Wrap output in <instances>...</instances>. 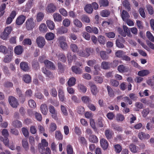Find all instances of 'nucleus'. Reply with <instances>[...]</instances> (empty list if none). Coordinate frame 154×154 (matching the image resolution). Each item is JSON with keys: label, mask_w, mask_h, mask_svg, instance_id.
I'll return each instance as SVG.
<instances>
[{"label": "nucleus", "mask_w": 154, "mask_h": 154, "mask_svg": "<svg viewBox=\"0 0 154 154\" xmlns=\"http://www.w3.org/2000/svg\"><path fill=\"white\" fill-rule=\"evenodd\" d=\"M92 49L90 48H87L84 50L83 49H79L78 51L77 54L79 56L83 57H88L91 53Z\"/></svg>", "instance_id": "f257e3e1"}, {"label": "nucleus", "mask_w": 154, "mask_h": 154, "mask_svg": "<svg viewBox=\"0 0 154 154\" xmlns=\"http://www.w3.org/2000/svg\"><path fill=\"white\" fill-rule=\"evenodd\" d=\"M12 30V28L11 26H8L4 29L0 36L1 38L3 40H6L8 38L9 35Z\"/></svg>", "instance_id": "f03ea898"}, {"label": "nucleus", "mask_w": 154, "mask_h": 154, "mask_svg": "<svg viewBox=\"0 0 154 154\" xmlns=\"http://www.w3.org/2000/svg\"><path fill=\"white\" fill-rule=\"evenodd\" d=\"M35 26V23L32 18H30L27 19L26 21V27L28 30H30L32 29Z\"/></svg>", "instance_id": "7ed1b4c3"}, {"label": "nucleus", "mask_w": 154, "mask_h": 154, "mask_svg": "<svg viewBox=\"0 0 154 154\" xmlns=\"http://www.w3.org/2000/svg\"><path fill=\"white\" fill-rule=\"evenodd\" d=\"M8 101L11 106L13 108H16L18 105V101L14 97L10 96L8 98Z\"/></svg>", "instance_id": "20e7f679"}, {"label": "nucleus", "mask_w": 154, "mask_h": 154, "mask_svg": "<svg viewBox=\"0 0 154 154\" xmlns=\"http://www.w3.org/2000/svg\"><path fill=\"white\" fill-rule=\"evenodd\" d=\"M60 46L63 49H65L67 47L66 42V38L64 36H61L58 38Z\"/></svg>", "instance_id": "39448f33"}, {"label": "nucleus", "mask_w": 154, "mask_h": 154, "mask_svg": "<svg viewBox=\"0 0 154 154\" xmlns=\"http://www.w3.org/2000/svg\"><path fill=\"white\" fill-rule=\"evenodd\" d=\"M89 85L90 87L91 93L93 95H96L98 92V90L96 86L94 84H93L91 82H89Z\"/></svg>", "instance_id": "423d86ee"}, {"label": "nucleus", "mask_w": 154, "mask_h": 154, "mask_svg": "<svg viewBox=\"0 0 154 154\" xmlns=\"http://www.w3.org/2000/svg\"><path fill=\"white\" fill-rule=\"evenodd\" d=\"M38 46L40 48H42L45 44V41L44 38L42 37H38L36 40Z\"/></svg>", "instance_id": "0eeeda50"}, {"label": "nucleus", "mask_w": 154, "mask_h": 154, "mask_svg": "<svg viewBox=\"0 0 154 154\" xmlns=\"http://www.w3.org/2000/svg\"><path fill=\"white\" fill-rule=\"evenodd\" d=\"M56 9V7L53 3H50L48 5L46 8V11L48 13L54 12Z\"/></svg>", "instance_id": "6e6552de"}, {"label": "nucleus", "mask_w": 154, "mask_h": 154, "mask_svg": "<svg viewBox=\"0 0 154 154\" xmlns=\"http://www.w3.org/2000/svg\"><path fill=\"white\" fill-rule=\"evenodd\" d=\"M68 29L66 28L61 26L57 29V34L62 35L67 33Z\"/></svg>", "instance_id": "1a4fd4ad"}, {"label": "nucleus", "mask_w": 154, "mask_h": 154, "mask_svg": "<svg viewBox=\"0 0 154 154\" xmlns=\"http://www.w3.org/2000/svg\"><path fill=\"white\" fill-rule=\"evenodd\" d=\"M66 56L69 63H72L73 60H75L77 58V57L76 55L74 54L72 55L71 53L70 52H68Z\"/></svg>", "instance_id": "9d476101"}, {"label": "nucleus", "mask_w": 154, "mask_h": 154, "mask_svg": "<svg viewBox=\"0 0 154 154\" xmlns=\"http://www.w3.org/2000/svg\"><path fill=\"white\" fill-rule=\"evenodd\" d=\"M20 68L24 71H28L29 70V67L26 62H23L20 63Z\"/></svg>", "instance_id": "9b49d317"}, {"label": "nucleus", "mask_w": 154, "mask_h": 154, "mask_svg": "<svg viewBox=\"0 0 154 154\" xmlns=\"http://www.w3.org/2000/svg\"><path fill=\"white\" fill-rule=\"evenodd\" d=\"M139 139L142 140L148 139L150 137L149 134L145 133L143 132H140L138 134Z\"/></svg>", "instance_id": "f8f14e48"}, {"label": "nucleus", "mask_w": 154, "mask_h": 154, "mask_svg": "<svg viewBox=\"0 0 154 154\" xmlns=\"http://www.w3.org/2000/svg\"><path fill=\"white\" fill-rule=\"evenodd\" d=\"M26 19V17L23 15H20L16 19V23L19 25H22Z\"/></svg>", "instance_id": "ddd939ff"}, {"label": "nucleus", "mask_w": 154, "mask_h": 154, "mask_svg": "<svg viewBox=\"0 0 154 154\" xmlns=\"http://www.w3.org/2000/svg\"><path fill=\"white\" fill-rule=\"evenodd\" d=\"M44 63L45 65L47 68H50L52 69H55V66L52 62L48 60H46L44 61Z\"/></svg>", "instance_id": "4468645a"}, {"label": "nucleus", "mask_w": 154, "mask_h": 154, "mask_svg": "<svg viewBox=\"0 0 154 154\" xmlns=\"http://www.w3.org/2000/svg\"><path fill=\"white\" fill-rule=\"evenodd\" d=\"M58 96L59 99L61 101H63L64 99V94L63 88L62 87H60L58 91Z\"/></svg>", "instance_id": "2eb2a0df"}, {"label": "nucleus", "mask_w": 154, "mask_h": 154, "mask_svg": "<svg viewBox=\"0 0 154 154\" xmlns=\"http://www.w3.org/2000/svg\"><path fill=\"white\" fill-rule=\"evenodd\" d=\"M100 145L103 149H106L108 146V143L107 140L104 138H102L100 141Z\"/></svg>", "instance_id": "dca6fc26"}, {"label": "nucleus", "mask_w": 154, "mask_h": 154, "mask_svg": "<svg viewBox=\"0 0 154 154\" xmlns=\"http://www.w3.org/2000/svg\"><path fill=\"white\" fill-rule=\"evenodd\" d=\"M121 14L122 19L124 21H126L130 17L128 13L125 10L122 11Z\"/></svg>", "instance_id": "f3484780"}, {"label": "nucleus", "mask_w": 154, "mask_h": 154, "mask_svg": "<svg viewBox=\"0 0 154 154\" xmlns=\"http://www.w3.org/2000/svg\"><path fill=\"white\" fill-rule=\"evenodd\" d=\"M40 110L42 113L44 115H46L48 112L47 105L45 104H42L40 106Z\"/></svg>", "instance_id": "a211bd4d"}, {"label": "nucleus", "mask_w": 154, "mask_h": 154, "mask_svg": "<svg viewBox=\"0 0 154 154\" xmlns=\"http://www.w3.org/2000/svg\"><path fill=\"white\" fill-rule=\"evenodd\" d=\"M118 70L119 72H125L128 71V68L123 65H121L118 66Z\"/></svg>", "instance_id": "6ab92c4d"}, {"label": "nucleus", "mask_w": 154, "mask_h": 154, "mask_svg": "<svg viewBox=\"0 0 154 154\" xmlns=\"http://www.w3.org/2000/svg\"><path fill=\"white\" fill-rule=\"evenodd\" d=\"M53 17L54 21L55 22H60L62 20V17L61 15L58 13H56L53 14Z\"/></svg>", "instance_id": "aec40b11"}, {"label": "nucleus", "mask_w": 154, "mask_h": 154, "mask_svg": "<svg viewBox=\"0 0 154 154\" xmlns=\"http://www.w3.org/2000/svg\"><path fill=\"white\" fill-rule=\"evenodd\" d=\"M23 51L22 47L21 46L19 45L16 46L14 49V53L17 55L21 54Z\"/></svg>", "instance_id": "412c9836"}, {"label": "nucleus", "mask_w": 154, "mask_h": 154, "mask_svg": "<svg viewBox=\"0 0 154 154\" xmlns=\"http://www.w3.org/2000/svg\"><path fill=\"white\" fill-rule=\"evenodd\" d=\"M150 73L149 71L147 69L139 71L138 75L141 77L146 76Z\"/></svg>", "instance_id": "4be33fe9"}, {"label": "nucleus", "mask_w": 154, "mask_h": 154, "mask_svg": "<svg viewBox=\"0 0 154 154\" xmlns=\"http://www.w3.org/2000/svg\"><path fill=\"white\" fill-rule=\"evenodd\" d=\"M46 23L48 27L51 30L54 29L55 24L54 22L50 20H48L46 21Z\"/></svg>", "instance_id": "5701e85b"}, {"label": "nucleus", "mask_w": 154, "mask_h": 154, "mask_svg": "<svg viewBox=\"0 0 154 154\" xmlns=\"http://www.w3.org/2000/svg\"><path fill=\"white\" fill-rule=\"evenodd\" d=\"M84 9L85 11L88 14L91 13L93 10L92 6L90 4L86 5L84 8Z\"/></svg>", "instance_id": "b1692460"}, {"label": "nucleus", "mask_w": 154, "mask_h": 154, "mask_svg": "<svg viewBox=\"0 0 154 154\" xmlns=\"http://www.w3.org/2000/svg\"><path fill=\"white\" fill-rule=\"evenodd\" d=\"M122 4L123 6L125 7V8L128 11H130L131 5L129 1L127 0H125L123 2Z\"/></svg>", "instance_id": "393cba45"}, {"label": "nucleus", "mask_w": 154, "mask_h": 154, "mask_svg": "<svg viewBox=\"0 0 154 154\" xmlns=\"http://www.w3.org/2000/svg\"><path fill=\"white\" fill-rule=\"evenodd\" d=\"M72 70L73 72L76 74H79L82 73V69L75 66H72Z\"/></svg>", "instance_id": "a878e982"}, {"label": "nucleus", "mask_w": 154, "mask_h": 154, "mask_svg": "<svg viewBox=\"0 0 154 154\" xmlns=\"http://www.w3.org/2000/svg\"><path fill=\"white\" fill-rule=\"evenodd\" d=\"M123 29L124 30V32H125L126 34V35H127L128 36L130 37H132V35L131 34L130 31L128 27L124 25L123 26Z\"/></svg>", "instance_id": "bb28decb"}, {"label": "nucleus", "mask_w": 154, "mask_h": 154, "mask_svg": "<svg viewBox=\"0 0 154 154\" xmlns=\"http://www.w3.org/2000/svg\"><path fill=\"white\" fill-rule=\"evenodd\" d=\"M70 48L72 51L74 53H78L79 49L78 48L76 45L75 44H71L70 45Z\"/></svg>", "instance_id": "cd10ccee"}, {"label": "nucleus", "mask_w": 154, "mask_h": 154, "mask_svg": "<svg viewBox=\"0 0 154 154\" xmlns=\"http://www.w3.org/2000/svg\"><path fill=\"white\" fill-rule=\"evenodd\" d=\"M12 125L15 128H20L22 126V123L18 120H15L13 122Z\"/></svg>", "instance_id": "c85d7f7f"}, {"label": "nucleus", "mask_w": 154, "mask_h": 154, "mask_svg": "<svg viewBox=\"0 0 154 154\" xmlns=\"http://www.w3.org/2000/svg\"><path fill=\"white\" fill-rule=\"evenodd\" d=\"M78 88L79 91L83 93H85L87 91L86 87L82 84H79L78 85Z\"/></svg>", "instance_id": "c756f323"}, {"label": "nucleus", "mask_w": 154, "mask_h": 154, "mask_svg": "<svg viewBox=\"0 0 154 154\" xmlns=\"http://www.w3.org/2000/svg\"><path fill=\"white\" fill-rule=\"evenodd\" d=\"M40 31L43 33H45L47 31V28L46 24L44 23H41L39 27Z\"/></svg>", "instance_id": "7c9ffc66"}, {"label": "nucleus", "mask_w": 154, "mask_h": 154, "mask_svg": "<svg viewBox=\"0 0 154 154\" xmlns=\"http://www.w3.org/2000/svg\"><path fill=\"white\" fill-rule=\"evenodd\" d=\"M105 133V136L108 139H111L113 134L112 131L109 129L106 130Z\"/></svg>", "instance_id": "2f4dec72"}, {"label": "nucleus", "mask_w": 154, "mask_h": 154, "mask_svg": "<svg viewBox=\"0 0 154 154\" xmlns=\"http://www.w3.org/2000/svg\"><path fill=\"white\" fill-rule=\"evenodd\" d=\"M22 145L25 150H27L29 149V144L27 142V139H23L22 140Z\"/></svg>", "instance_id": "473e14b6"}, {"label": "nucleus", "mask_w": 154, "mask_h": 154, "mask_svg": "<svg viewBox=\"0 0 154 154\" xmlns=\"http://www.w3.org/2000/svg\"><path fill=\"white\" fill-rule=\"evenodd\" d=\"M76 79L74 77H72L69 79L68 82V85L69 86H72L75 84Z\"/></svg>", "instance_id": "72a5a7b5"}, {"label": "nucleus", "mask_w": 154, "mask_h": 154, "mask_svg": "<svg viewBox=\"0 0 154 154\" xmlns=\"http://www.w3.org/2000/svg\"><path fill=\"white\" fill-rule=\"evenodd\" d=\"M44 14L42 12L38 13L36 16V20L37 22H40L44 18Z\"/></svg>", "instance_id": "f704fd0d"}, {"label": "nucleus", "mask_w": 154, "mask_h": 154, "mask_svg": "<svg viewBox=\"0 0 154 154\" xmlns=\"http://www.w3.org/2000/svg\"><path fill=\"white\" fill-rule=\"evenodd\" d=\"M13 51L12 50L11 51L9 55H7L5 56L4 60V61L5 62L8 63L11 61L12 58Z\"/></svg>", "instance_id": "c9c22d12"}, {"label": "nucleus", "mask_w": 154, "mask_h": 154, "mask_svg": "<svg viewBox=\"0 0 154 154\" xmlns=\"http://www.w3.org/2000/svg\"><path fill=\"white\" fill-rule=\"evenodd\" d=\"M54 34L51 32L47 33L45 35V38L48 40H52L54 38Z\"/></svg>", "instance_id": "e433bc0d"}, {"label": "nucleus", "mask_w": 154, "mask_h": 154, "mask_svg": "<svg viewBox=\"0 0 154 154\" xmlns=\"http://www.w3.org/2000/svg\"><path fill=\"white\" fill-rule=\"evenodd\" d=\"M23 79L25 82L27 83H29L31 81L30 76L27 74L23 75Z\"/></svg>", "instance_id": "4c0bfd02"}, {"label": "nucleus", "mask_w": 154, "mask_h": 154, "mask_svg": "<svg viewBox=\"0 0 154 154\" xmlns=\"http://www.w3.org/2000/svg\"><path fill=\"white\" fill-rule=\"evenodd\" d=\"M100 14L102 17H107L110 14V12L107 10H103L100 12Z\"/></svg>", "instance_id": "58836bf2"}, {"label": "nucleus", "mask_w": 154, "mask_h": 154, "mask_svg": "<svg viewBox=\"0 0 154 154\" xmlns=\"http://www.w3.org/2000/svg\"><path fill=\"white\" fill-rule=\"evenodd\" d=\"M99 3L100 7H106L109 5V2L107 0H100Z\"/></svg>", "instance_id": "ea45409f"}, {"label": "nucleus", "mask_w": 154, "mask_h": 154, "mask_svg": "<svg viewBox=\"0 0 154 154\" xmlns=\"http://www.w3.org/2000/svg\"><path fill=\"white\" fill-rule=\"evenodd\" d=\"M129 148L131 152L133 153L137 152L139 149L138 147L133 144L129 146Z\"/></svg>", "instance_id": "a19ab883"}, {"label": "nucleus", "mask_w": 154, "mask_h": 154, "mask_svg": "<svg viewBox=\"0 0 154 154\" xmlns=\"http://www.w3.org/2000/svg\"><path fill=\"white\" fill-rule=\"evenodd\" d=\"M63 25L65 27H67L69 26L71 23V21L68 18H65L63 21Z\"/></svg>", "instance_id": "79ce46f5"}, {"label": "nucleus", "mask_w": 154, "mask_h": 154, "mask_svg": "<svg viewBox=\"0 0 154 154\" xmlns=\"http://www.w3.org/2000/svg\"><path fill=\"white\" fill-rule=\"evenodd\" d=\"M81 99L82 101L85 103L88 104L91 102L90 98L87 96H84L82 97Z\"/></svg>", "instance_id": "37998d69"}, {"label": "nucleus", "mask_w": 154, "mask_h": 154, "mask_svg": "<svg viewBox=\"0 0 154 154\" xmlns=\"http://www.w3.org/2000/svg\"><path fill=\"white\" fill-rule=\"evenodd\" d=\"M125 119V117L124 116L121 114H118L116 115V120L118 122H122Z\"/></svg>", "instance_id": "c03bdc74"}, {"label": "nucleus", "mask_w": 154, "mask_h": 154, "mask_svg": "<svg viewBox=\"0 0 154 154\" xmlns=\"http://www.w3.org/2000/svg\"><path fill=\"white\" fill-rule=\"evenodd\" d=\"M73 23L77 27L81 28L82 26V23L81 22L77 19L74 20Z\"/></svg>", "instance_id": "a18cd8bd"}, {"label": "nucleus", "mask_w": 154, "mask_h": 154, "mask_svg": "<svg viewBox=\"0 0 154 154\" xmlns=\"http://www.w3.org/2000/svg\"><path fill=\"white\" fill-rule=\"evenodd\" d=\"M106 39L103 35H100L98 37V41L100 44L104 45Z\"/></svg>", "instance_id": "49530a36"}, {"label": "nucleus", "mask_w": 154, "mask_h": 154, "mask_svg": "<svg viewBox=\"0 0 154 154\" xmlns=\"http://www.w3.org/2000/svg\"><path fill=\"white\" fill-rule=\"evenodd\" d=\"M114 147L116 153H119L122 151V147L119 144H117L114 145Z\"/></svg>", "instance_id": "de8ad7c7"}, {"label": "nucleus", "mask_w": 154, "mask_h": 154, "mask_svg": "<svg viewBox=\"0 0 154 154\" xmlns=\"http://www.w3.org/2000/svg\"><path fill=\"white\" fill-rule=\"evenodd\" d=\"M106 88L109 96L110 97H113L114 96V94L112 88L109 85L107 86Z\"/></svg>", "instance_id": "09e8293b"}, {"label": "nucleus", "mask_w": 154, "mask_h": 154, "mask_svg": "<svg viewBox=\"0 0 154 154\" xmlns=\"http://www.w3.org/2000/svg\"><path fill=\"white\" fill-rule=\"evenodd\" d=\"M56 138L58 140H61L62 139L63 136L61 132L59 131H56L55 133Z\"/></svg>", "instance_id": "8fccbe9b"}, {"label": "nucleus", "mask_w": 154, "mask_h": 154, "mask_svg": "<svg viewBox=\"0 0 154 154\" xmlns=\"http://www.w3.org/2000/svg\"><path fill=\"white\" fill-rule=\"evenodd\" d=\"M42 71L49 78L52 77L53 75L49 71L47 70L46 68H43L42 69Z\"/></svg>", "instance_id": "3c124183"}, {"label": "nucleus", "mask_w": 154, "mask_h": 154, "mask_svg": "<svg viewBox=\"0 0 154 154\" xmlns=\"http://www.w3.org/2000/svg\"><path fill=\"white\" fill-rule=\"evenodd\" d=\"M147 11L149 14L150 15L154 13V10L152 7L149 5H147L146 6Z\"/></svg>", "instance_id": "603ef678"}, {"label": "nucleus", "mask_w": 154, "mask_h": 154, "mask_svg": "<svg viewBox=\"0 0 154 154\" xmlns=\"http://www.w3.org/2000/svg\"><path fill=\"white\" fill-rule=\"evenodd\" d=\"M58 60L62 62H64L66 61L65 56L62 53L59 54L58 55L57 54Z\"/></svg>", "instance_id": "864d4df0"}, {"label": "nucleus", "mask_w": 154, "mask_h": 154, "mask_svg": "<svg viewBox=\"0 0 154 154\" xmlns=\"http://www.w3.org/2000/svg\"><path fill=\"white\" fill-rule=\"evenodd\" d=\"M89 140L93 143H97L98 141V138L97 137L93 135H91L89 137Z\"/></svg>", "instance_id": "5fc2aeb1"}, {"label": "nucleus", "mask_w": 154, "mask_h": 154, "mask_svg": "<svg viewBox=\"0 0 154 154\" xmlns=\"http://www.w3.org/2000/svg\"><path fill=\"white\" fill-rule=\"evenodd\" d=\"M100 55L101 58L103 60L106 59L108 57L106 52L104 51H100Z\"/></svg>", "instance_id": "6e6d98bb"}, {"label": "nucleus", "mask_w": 154, "mask_h": 154, "mask_svg": "<svg viewBox=\"0 0 154 154\" xmlns=\"http://www.w3.org/2000/svg\"><path fill=\"white\" fill-rule=\"evenodd\" d=\"M66 151L67 154H73V149L71 145H67Z\"/></svg>", "instance_id": "4d7b16f0"}, {"label": "nucleus", "mask_w": 154, "mask_h": 154, "mask_svg": "<svg viewBox=\"0 0 154 154\" xmlns=\"http://www.w3.org/2000/svg\"><path fill=\"white\" fill-rule=\"evenodd\" d=\"M22 43L24 45H30L32 44V41L30 38H27L24 39Z\"/></svg>", "instance_id": "13d9d810"}, {"label": "nucleus", "mask_w": 154, "mask_h": 154, "mask_svg": "<svg viewBox=\"0 0 154 154\" xmlns=\"http://www.w3.org/2000/svg\"><path fill=\"white\" fill-rule=\"evenodd\" d=\"M146 35L149 40L152 42H154V37L150 32H147Z\"/></svg>", "instance_id": "bf43d9fd"}, {"label": "nucleus", "mask_w": 154, "mask_h": 154, "mask_svg": "<svg viewBox=\"0 0 154 154\" xmlns=\"http://www.w3.org/2000/svg\"><path fill=\"white\" fill-rule=\"evenodd\" d=\"M22 133L24 136L27 137L29 136V133L27 129L25 128H21Z\"/></svg>", "instance_id": "052dcab7"}, {"label": "nucleus", "mask_w": 154, "mask_h": 154, "mask_svg": "<svg viewBox=\"0 0 154 154\" xmlns=\"http://www.w3.org/2000/svg\"><path fill=\"white\" fill-rule=\"evenodd\" d=\"M81 20L83 22L86 23H89L90 22L89 18L86 15H83L82 16Z\"/></svg>", "instance_id": "680f3d73"}, {"label": "nucleus", "mask_w": 154, "mask_h": 154, "mask_svg": "<svg viewBox=\"0 0 154 154\" xmlns=\"http://www.w3.org/2000/svg\"><path fill=\"white\" fill-rule=\"evenodd\" d=\"M29 106L31 108H34L36 107V104L33 100H30L28 101Z\"/></svg>", "instance_id": "e2e57ef3"}, {"label": "nucleus", "mask_w": 154, "mask_h": 154, "mask_svg": "<svg viewBox=\"0 0 154 154\" xmlns=\"http://www.w3.org/2000/svg\"><path fill=\"white\" fill-rule=\"evenodd\" d=\"M94 80L97 83L101 84L103 82V79L102 78L99 76L95 77Z\"/></svg>", "instance_id": "0e129e2a"}, {"label": "nucleus", "mask_w": 154, "mask_h": 154, "mask_svg": "<svg viewBox=\"0 0 154 154\" xmlns=\"http://www.w3.org/2000/svg\"><path fill=\"white\" fill-rule=\"evenodd\" d=\"M30 131L31 134H35L36 133L37 130L36 127L32 125L30 128Z\"/></svg>", "instance_id": "69168bd1"}, {"label": "nucleus", "mask_w": 154, "mask_h": 154, "mask_svg": "<svg viewBox=\"0 0 154 154\" xmlns=\"http://www.w3.org/2000/svg\"><path fill=\"white\" fill-rule=\"evenodd\" d=\"M101 67L103 69H107L109 67V65L107 63L103 62L101 64Z\"/></svg>", "instance_id": "338daca9"}, {"label": "nucleus", "mask_w": 154, "mask_h": 154, "mask_svg": "<svg viewBox=\"0 0 154 154\" xmlns=\"http://www.w3.org/2000/svg\"><path fill=\"white\" fill-rule=\"evenodd\" d=\"M105 35L109 38H113L115 36V33L113 32L106 33Z\"/></svg>", "instance_id": "774afa93"}]
</instances>
